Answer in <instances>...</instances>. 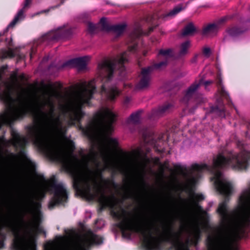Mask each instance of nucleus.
Returning <instances> with one entry per match:
<instances>
[{"mask_svg": "<svg viewBox=\"0 0 250 250\" xmlns=\"http://www.w3.org/2000/svg\"><path fill=\"white\" fill-rule=\"evenodd\" d=\"M28 111L29 109L25 106L17 108L10 106L0 114V122L3 124L9 125L12 121L22 119Z\"/></svg>", "mask_w": 250, "mask_h": 250, "instance_id": "9b49d317", "label": "nucleus"}, {"mask_svg": "<svg viewBox=\"0 0 250 250\" xmlns=\"http://www.w3.org/2000/svg\"><path fill=\"white\" fill-rule=\"evenodd\" d=\"M174 167L176 171H179L181 173H184L183 168L180 165H175Z\"/></svg>", "mask_w": 250, "mask_h": 250, "instance_id": "58836bf2", "label": "nucleus"}, {"mask_svg": "<svg viewBox=\"0 0 250 250\" xmlns=\"http://www.w3.org/2000/svg\"><path fill=\"white\" fill-rule=\"evenodd\" d=\"M147 52L146 51H144L143 55L144 56H146V55Z\"/></svg>", "mask_w": 250, "mask_h": 250, "instance_id": "3c124183", "label": "nucleus"}, {"mask_svg": "<svg viewBox=\"0 0 250 250\" xmlns=\"http://www.w3.org/2000/svg\"><path fill=\"white\" fill-rule=\"evenodd\" d=\"M92 152L94 154H95V153L94 151H93Z\"/></svg>", "mask_w": 250, "mask_h": 250, "instance_id": "13d9d810", "label": "nucleus"}, {"mask_svg": "<svg viewBox=\"0 0 250 250\" xmlns=\"http://www.w3.org/2000/svg\"><path fill=\"white\" fill-rule=\"evenodd\" d=\"M137 44L128 46V50L123 52L111 61H105L98 64V67L100 71H104L106 75L103 77L101 92L105 94L107 99L110 101H114L120 94L121 91L115 85L110 84L115 69H118L121 75L125 76V68L124 64L127 62L128 57L130 53H135L137 49Z\"/></svg>", "mask_w": 250, "mask_h": 250, "instance_id": "20e7f679", "label": "nucleus"}, {"mask_svg": "<svg viewBox=\"0 0 250 250\" xmlns=\"http://www.w3.org/2000/svg\"><path fill=\"white\" fill-rule=\"evenodd\" d=\"M89 89L84 87L80 93L78 97L71 104L61 105V109L64 114L68 115L69 120L68 124L70 126L77 125L79 129L83 134L90 137L92 133L98 127L104 125V129L107 131L112 129V125L116 121V115L108 109L104 111H99L95 113L93 119L83 127L82 121L85 113L83 110L84 105H89L90 100L96 91V87L94 84V80L89 82L87 85Z\"/></svg>", "mask_w": 250, "mask_h": 250, "instance_id": "7ed1b4c3", "label": "nucleus"}, {"mask_svg": "<svg viewBox=\"0 0 250 250\" xmlns=\"http://www.w3.org/2000/svg\"><path fill=\"white\" fill-rule=\"evenodd\" d=\"M65 0H61V2L59 4H58V5H56L53 6H51L48 9L44 10V12L45 13H47L51 10H54V9H55L56 8H58L64 2Z\"/></svg>", "mask_w": 250, "mask_h": 250, "instance_id": "c9c22d12", "label": "nucleus"}, {"mask_svg": "<svg viewBox=\"0 0 250 250\" xmlns=\"http://www.w3.org/2000/svg\"><path fill=\"white\" fill-rule=\"evenodd\" d=\"M10 97V89L7 83L2 80V77L0 74V99L6 101Z\"/></svg>", "mask_w": 250, "mask_h": 250, "instance_id": "6ab92c4d", "label": "nucleus"}, {"mask_svg": "<svg viewBox=\"0 0 250 250\" xmlns=\"http://www.w3.org/2000/svg\"><path fill=\"white\" fill-rule=\"evenodd\" d=\"M124 181L127 184L126 186H127V189L129 190V193L131 195H135L136 194H135V193L134 192H132V191L131 190V187H130V179L129 178L126 179H124Z\"/></svg>", "mask_w": 250, "mask_h": 250, "instance_id": "f704fd0d", "label": "nucleus"}, {"mask_svg": "<svg viewBox=\"0 0 250 250\" xmlns=\"http://www.w3.org/2000/svg\"><path fill=\"white\" fill-rule=\"evenodd\" d=\"M227 20L228 18L227 17H222L217 21V23L216 24H217L219 26V25L225 23L227 21Z\"/></svg>", "mask_w": 250, "mask_h": 250, "instance_id": "4c0bfd02", "label": "nucleus"}, {"mask_svg": "<svg viewBox=\"0 0 250 250\" xmlns=\"http://www.w3.org/2000/svg\"><path fill=\"white\" fill-rule=\"evenodd\" d=\"M130 98L128 97H126L125 99H124V104L125 105H127L129 102H130Z\"/></svg>", "mask_w": 250, "mask_h": 250, "instance_id": "79ce46f5", "label": "nucleus"}, {"mask_svg": "<svg viewBox=\"0 0 250 250\" xmlns=\"http://www.w3.org/2000/svg\"><path fill=\"white\" fill-rule=\"evenodd\" d=\"M10 229L14 234L12 247L13 250H28L27 246L24 244L23 237L19 232V229L17 227L15 222H8L6 227Z\"/></svg>", "mask_w": 250, "mask_h": 250, "instance_id": "ddd939ff", "label": "nucleus"}, {"mask_svg": "<svg viewBox=\"0 0 250 250\" xmlns=\"http://www.w3.org/2000/svg\"><path fill=\"white\" fill-rule=\"evenodd\" d=\"M14 77H17V74H14Z\"/></svg>", "mask_w": 250, "mask_h": 250, "instance_id": "4d7b16f0", "label": "nucleus"}, {"mask_svg": "<svg viewBox=\"0 0 250 250\" xmlns=\"http://www.w3.org/2000/svg\"><path fill=\"white\" fill-rule=\"evenodd\" d=\"M107 142L109 145L113 147H116L118 146V141L114 138L108 137L107 138Z\"/></svg>", "mask_w": 250, "mask_h": 250, "instance_id": "2f4dec72", "label": "nucleus"}, {"mask_svg": "<svg viewBox=\"0 0 250 250\" xmlns=\"http://www.w3.org/2000/svg\"><path fill=\"white\" fill-rule=\"evenodd\" d=\"M89 56H84L71 59L59 66L58 69L60 70L65 67L73 66L77 67L81 70L84 69L86 67L87 62L89 60Z\"/></svg>", "mask_w": 250, "mask_h": 250, "instance_id": "2eb2a0df", "label": "nucleus"}, {"mask_svg": "<svg viewBox=\"0 0 250 250\" xmlns=\"http://www.w3.org/2000/svg\"><path fill=\"white\" fill-rule=\"evenodd\" d=\"M151 67H144L141 69L139 75L140 80L136 85L137 90H144L147 88L151 82Z\"/></svg>", "mask_w": 250, "mask_h": 250, "instance_id": "4468645a", "label": "nucleus"}, {"mask_svg": "<svg viewBox=\"0 0 250 250\" xmlns=\"http://www.w3.org/2000/svg\"><path fill=\"white\" fill-rule=\"evenodd\" d=\"M168 62L167 60H164L158 63H154L153 65L148 66L151 67V72L155 69H160L162 67H166L167 64Z\"/></svg>", "mask_w": 250, "mask_h": 250, "instance_id": "c85d7f7f", "label": "nucleus"}, {"mask_svg": "<svg viewBox=\"0 0 250 250\" xmlns=\"http://www.w3.org/2000/svg\"><path fill=\"white\" fill-rule=\"evenodd\" d=\"M154 29V27H150L148 29V32L146 33L143 31L140 27L135 28L131 34V38L134 39L139 38L143 35H148Z\"/></svg>", "mask_w": 250, "mask_h": 250, "instance_id": "5701e85b", "label": "nucleus"}, {"mask_svg": "<svg viewBox=\"0 0 250 250\" xmlns=\"http://www.w3.org/2000/svg\"><path fill=\"white\" fill-rule=\"evenodd\" d=\"M43 94L48 97L39 103L34 117V125L26 127L34 145L47 157L53 160L60 157L61 149L50 137L49 131L53 125L60 123V117L56 116L55 105L51 98L57 97L58 92L54 85L50 83H41Z\"/></svg>", "mask_w": 250, "mask_h": 250, "instance_id": "f03ea898", "label": "nucleus"}, {"mask_svg": "<svg viewBox=\"0 0 250 250\" xmlns=\"http://www.w3.org/2000/svg\"><path fill=\"white\" fill-rule=\"evenodd\" d=\"M7 65H3V66L1 67L0 71H3L4 70L7 69Z\"/></svg>", "mask_w": 250, "mask_h": 250, "instance_id": "de8ad7c7", "label": "nucleus"}, {"mask_svg": "<svg viewBox=\"0 0 250 250\" xmlns=\"http://www.w3.org/2000/svg\"><path fill=\"white\" fill-rule=\"evenodd\" d=\"M59 239L62 240L63 239V237L62 236H59Z\"/></svg>", "mask_w": 250, "mask_h": 250, "instance_id": "603ef678", "label": "nucleus"}, {"mask_svg": "<svg viewBox=\"0 0 250 250\" xmlns=\"http://www.w3.org/2000/svg\"><path fill=\"white\" fill-rule=\"evenodd\" d=\"M158 57L159 59H161L163 57L164 60H168L172 57V50L170 49H160L159 51Z\"/></svg>", "mask_w": 250, "mask_h": 250, "instance_id": "bb28decb", "label": "nucleus"}, {"mask_svg": "<svg viewBox=\"0 0 250 250\" xmlns=\"http://www.w3.org/2000/svg\"><path fill=\"white\" fill-rule=\"evenodd\" d=\"M142 112V110H139L132 113L128 119V122L135 125L139 124L140 122V117Z\"/></svg>", "mask_w": 250, "mask_h": 250, "instance_id": "a878e982", "label": "nucleus"}, {"mask_svg": "<svg viewBox=\"0 0 250 250\" xmlns=\"http://www.w3.org/2000/svg\"><path fill=\"white\" fill-rule=\"evenodd\" d=\"M11 155L13 156H15L13 153H12Z\"/></svg>", "mask_w": 250, "mask_h": 250, "instance_id": "bf43d9fd", "label": "nucleus"}, {"mask_svg": "<svg viewBox=\"0 0 250 250\" xmlns=\"http://www.w3.org/2000/svg\"><path fill=\"white\" fill-rule=\"evenodd\" d=\"M218 28L219 27L216 23H209L203 28L202 34L203 36H206L211 33H216Z\"/></svg>", "mask_w": 250, "mask_h": 250, "instance_id": "b1692460", "label": "nucleus"}, {"mask_svg": "<svg viewBox=\"0 0 250 250\" xmlns=\"http://www.w3.org/2000/svg\"><path fill=\"white\" fill-rule=\"evenodd\" d=\"M201 230L199 228H197L195 230L194 234V239L195 241L196 244L198 243V240L200 238Z\"/></svg>", "mask_w": 250, "mask_h": 250, "instance_id": "72a5a7b5", "label": "nucleus"}, {"mask_svg": "<svg viewBox=\"0 0 250 250\" xmlns=\"http://www.w3.org/2000/svg\"><path fill=\"white\" fill-rule=\"evenodd\" d=\"M52 183L51 185L53 190V196L50 201L48 208L52 209L55 206L63 205L68 200V192L66 189L61 184H57L55 178L52 179Z\"/></svg>", "mask_w": 250, "mask_h": 250, "instance_id": "9d476101", "label": "nucleus"}, {"mask_svg": "<svg viewBox=\"0 0 250 250\" xmlns=\"http://www.w3.org/2000/svg\"><path fill=\"white\" fill-rule=\"evenodd\" d=\"M198 31L193 22H189L186 24L182 31V35L183 37L193 36Z\"/></svg>", "mask_w": 250, "mask_h": 250, "instance_id": "412c9836", "label": "nucleus"}, {"mask_svg": "<svg viewBox=\"0 0 250 250\" xmlns=\"http://www.w3.org/2000/svg\"><path fill=\"white\" fill-rule=\"evenodd\" d=\"M41 178H42L43 179H44V177L43 176H41Z\"/></svg>", "mask_w": 250, "mask_h": 250, "instance_id": "864d4df0", "label": "nucleus"}, {"mask_svg": "<svg viewBox=\"0 0 250 250\" xmlns=\"http://www.w3.org/2000/svg\"><path fill=\"white\" fill-rule=\"evenodd\" d=\"M3 242L2 241H0V246H3Z\"/></svg>", "mask_w": 250, "mask_h": 250, "instance_id": "8fccbe9b", "label": "nucleus"}, {"mask_svg": "<svg viewBox=\"0 0 250 250\" xmlns=\"http://www.w3.org/2000/svg\"><path fill=\"white\" fill-rule=\"evenodd\" d=\"M114 195H106V208L110 209L112 216L120 221L116 226L120 229L122 237L130 239L132 233L140 234L142 237V247L146 250H162L163 243H170L175 250H190L189 241L184 243L181 240L180 231H174L172 225H169L164 233L159 237L154 236L150 229H146L138 218L126 217L131 214L125 209L121 212L116 210ZM240 206L233 211V222L231 226L224 227L225 230L219 238L208 235L206 239L208 250H233L234 243L243 238L246 229L250 227V209Z\"/></svg>", "mask_w": 250, "mask_h": 250, "instance_id": "f257e3e1", "label": "nucleus"}, {"mask_svg": "<svg viewBox=\"0 0 250 250\" xmlns=\"http://www.w3.org/2000/svg\"><path fill=\"white\" fill-rule=\"evenodd\" d=\"M216 86L217 87V91L215 94L216 101L215 105L210 106L209 109L206 112V115L214 114L216 116L225 118L226 111L223 99L226 100L227 104L229 106L234 107L236 112H237V110L234 107L228 92L225 89L222 79L219 75L217 76Z\"/></svg>", "mask_w": 250, "mask_h": 250, "instance_id": "39448f33", "label": "nucleus"}, {"mask_svg": "<svg viewBox=\"0 0 250 250\" xmlns=\"http://www.w3.org/2000/svg\"><path fill=\"white\" fill-rule=\"evenodd\" d=\"M198 55L196 54L194 56V58H193V59L192 60V62H196L197 61V58H198Z\"/></svg>", "mask_w": 250, "mask_h": 250, "instance_id": "a18cd8bd", "label": "nucleus"}, {"mask_svg": "<svg viewBox=\"0 0 250 250\" xmlns=\"http://www.w3.org/2000/svg\"><path fill=\"white\" fill-rule=\"evenodd\" d=\"M213 83L212 80L204 82L202 79L195 81L188 88L182 102L187 104L188 107H191L193 110H195L198 105L205 102L203 95L197 92L200 86L204 84L206 87Z\"/></svg>", "mask_w": 250, "mask_h": 250, "instance_id": "6e6552de", "label": "nucleus"}, {"mask_svg": "<svg viewBox=\"0 0 250 250\" xmlns=\"http://www.w3.org/2000/svg\"><path fill=\"white\" fill-rule=\"evenodd\" d=\"M63 133L64 135L66 133V131H63Z\"/></svg>", "mask_w": 250, "mask_h": 250, "instance_id": "5fc2aeb1", "label": "nucleus"}, {"mask_svg": "<svg viewBox=\"0 0 250 250\" xmlns=\"http://www.w3.org/2000/svg\"><path fill=\"white\" fill-rule=\"evenodd\" d=\"M100 22L103 30L112 32L117 34L118 35L122 34L126 28V24H125L110 25L106 22V18L104 17L102 18Z\"/></svg>", "mask_w": 250, "mask_h": 250, "instance_id": "dca6fc26", "label": "nucleus"}, {"mask_svg": "<svg viewBox=\"0 0 250 250\" xmlns=\"http://www.w3.org/2000/svg\"><path fill=\"white\" fill-rule=\"evenodd\" d=\"M15 222L17 227L20 231V227L21 225L25 226V233L29 237V240L31 243H35L36 239L39 234H43L45 236L46 232L39 224H32L26 223L22 216H13L8 219L4 220L2 214L0 210V230L3 226L6 227L8 222Z\"/></svg>", "mask_w": 250, "mask_h": 250, "instance_id": "423d86ee", "label": "nucleus"}, {"mask_svg": "<svg viewBox=\"0 0 250 250\" xmlns=\"http://www.w3.org/2000/svg\"><path fill=\"white\" fill-rule=\"evenodd\" d=\"M191 0L187 1L185 4L181 3L175 6L172 10L163 15V18L166 19L169 17H174L182 10L185 9Z\"/></svg>", "mask_w": 250, "mask_h": 250, "instance_id": "aec40b11", "label": "nucleus"}, {"mask_svg": "<svg viewBox=\"0 0 250 250\" xmlns=\"http://www.w3.org/2000/svg\"><path fill=\"white\" fill-rule=\"evenodd\" d=\"M190 45V42L189 41H187L183 42L180 45V48L179 51V55L180 56H183L186 55L188 48Z\"/></svg>", "mask_w": 250, "mask_h": 250, "instance_id": "cd10ccee", "label": "nucleus"}, {"mask_svg": "<svg viewBox=\"0 0 250 250\" xmlns=\"http://www.w3.org/2000/svg\"><path fill=\"white\" fill-rule=\"evenodd\" d=\"M172 106V105L171 104L166 103L157 109H153L149 115V118L152 119H155L162 116L164 114L168 112Z\"/></svg>", "mask_w": 250, "mask_h": 250, "instance_id": "a211bd4d", "label": "nucleus"}, {"mask_svg": "<svg viewBox=\"0 0 250 250\" xmlns=\"http://www.w3.org/2000/svg\"><path fill=\"white\" fill-rule=\"evenodd\" d=\"M141 183L142 188H143V189L144 190H145L146 188H147L148 187V185L146 183V182L145 181V180H144V179L143 178H141Z\"/></svg>", "mask_w": 250, "mask_h": 250, "instance_id": "ea45409f", "label": "nucleus"}, {"mask_svg": "<svg viewBox=\"0 0 250 250\" xmlns=\"http://www.w3.org/2000/svg\"><path fill=\"white\" fill-rule=\"evenodd\" d=\"M38 195L41 196L42 198H44L45 195V193L44 191H42V190L38 192Z\"/></svg>", "mask_w": 250, "mask_h": 250, "instance_id": "c03bdc74", "label": "nucleus"}, {"mask_svg": "<svg viewBox=\"0 0 250 250\" xmlns=\"http://www.w3.org/2000/svg\"><path fill=\"white\" fill-rule=\"evenodd\" d=\"M96 28L97 27L96 25L93 24L92 22H88L87 30L90 33L93 34L96 31Z\"/></svg>", "mask_w": 250, "mask_h": 250, "instance_id": "473e14b6", "label": "nucleus"}, {"mask_svg": "<svg viewBox=\"0 0 250 250\" xmlns=\"http://www.w3.org/2000/svg\"><path fill=\"white\" fill-rule=\"evenodd\" d=\"M36 52V48H35L34 47H32L31 48V51H30V58L31 59H32L33 56V55L34 54H35Z\"/></svg>", "mask_w": 250, "mask_h": 250, "instance_id": "a19ab883", "label": "nucleus"}, {"mask_svg": "<svg viewBox=\"0 0 250 250\" xmlns=\"http://www.w3.org/2000/svg\"><path fill=\"white\" fill-rule=\"evenodd\" d=\"M203 53L206 57H208L211 54V50L209 47H205L203 49Z\"/></svg>", "mask_w": 250, "mask_h": 250, "instance_id": "e433bc0d", "label": "nucleus"}, {"mask_svg": "<svg viewBox=\"0 0 250 250\" xmlns=\"http://www.w3.org/2000/svg\"><path fill=\"white\" fill-rule=\"evenodd\" d=\"M62 85L61 83H59V85H58V87H59V88H61L62 87Z\"/></svg>", "mask_w": 250, "mask_h": 250, "instance_id": "09e8293b", "label": "nucleus"}, {"mask_svg": "<svg viewBox=\"0 0 250 250\" xmlns=\"http://www.w3.org/2000/svg\"><path fill=\"white\" fill-rule=\"evenodd\" d=\"M42 207L40 202L36 201L33 197L29 199L28 209L31 212L37 211L40 210Z\"/></svg>", "mask_w": 250, "mask_h": 250, "instance_id": "393cba45", "label": "nucleus"}, {"mask_svg": "<svg viewBox=\"0 0 250 250\" xmlns=\"http://www.w3.org/2000/svg\"><path fill=\"white\" fill-rule=\"evenodd\" d=\"M189 196L194 207L204 215H207V212L204 211L202 207L199 204V202L205 199L204 196L202 194L196 193L192 188L189 189Z\"/></svg>", "mask_w": 250, "mask_h": 250, "instance_id": "f3484780", "label": "nucleus"}, {"mask_svg": "<svg viewBox=\"0 0 250 250\" xmlns=\"http://www.w3.org/2000/svg\"><path fill=\"white\" fill-rule=\"evenodd\" d=\"M11 135L13 138L14 146L20 148L19 155L22 158L24 163L31 172H35L36 169V165L32 161L26 154L25 146L28 143L27 138L23 136H21L19 133L12 131Z\"/></svg>", "mask_w": 250, "mask_h": 250, "instance_id": "1a4fd4ad", "label": "nucleus"}, {"mask_svg": "<svg viewBox=\"0 0 250 250\" xmlns=\"http://www.w3.org/2000/svg\"><path fill=\"white\" fill-rule=\"evenodd\" d=\"M80 154L81 155H83V156L84 159H87L90 156L89 155H86L83 154V149H82L80 151Z\"/></svg>", "mask_w": 250, "mask_h": 250, "instance_id": "37998d69", "label": "nucleus"}, {"mask_svg": "<svg viewBox=\"0 0 250 250\" xmlns=\"http://www.w3.org/2000/svg\"><path fill=\"white\" fill-rule=\"evenodd\" d=\"M32 0H24L23 6L22 9H20L16 15L15 16L12 21L9 24L7 28L3 31L2 33H0V42L4 39L3 36L7 32L8 29L13 28L21 20L24 18V13L25 10L28 8L31 3ZM5 45L8 48V50L2 49L0 53V56L2 59L7 58H13L16 56L15 53L10 48L13 46L12 39L10 38L9 40L8 38H4Z\"/></svg>", "mask_w": 250, "mask_h": 250, "instance_id": "0eeeda50", "label": "nucleus"}, {"mask_svg": "<svg viewBox=\"0 0 250 250\" xmlns=\"http://www.w3.org/2000/svg\"><path fill=\"white\" fill-rule=\"evenodd\" d=\"M18 60H21L23 59L24 56L21 55H18Z\"/></svg>", "mask_w": 250, "mask_h": 250, "instance_id": "49530a36", "label": "nucleus"}, {"mask_svg": "<svg viewBox=\"0 0 250 250\" xmlns=\"http://www.w3.org/2000/svg\"><path fill=\"white\" fill-rule=\"evenodd\" d=\"M72 35V29L63 25L53 30L42 37V41L53 42L60 39L68 38Z\"/></svg>", "mask_w": 250, "mask_h": 250, "instance_id": "f8f14e48", "label": "nucleus"}, {"mask_svg": "<svg viewBox=\"0 0 250 250\" xmlns=\"http://www.w3.org/2000/svg\"><path fill=\"white\" fill-rule=\"evenodd\" d=\"M74 158H75V159L76 160L78 161V159L76 158V157H74Z\"/></svg>", "mask_w": 250, "mask_h": 250, "instance_id": "6e6d98bb", "label": "nucleus"}, {"mask_svg": "<svg viewBox=\"0 0 250 250\" xmlns=\"http://www.w3.org/2000/svg\"><path fill=\"white\" fill-rule=\"evenodd\" d=\"M246 29L244 28L239 26H232L227 29L228 34L232 37L239 36L244 33Z\"/></svg>", "mask_w": 250, "mask_h": 250, "instance_id": "4be33fe9", "label": "nucleus"}, {"mask_svg": "<svg viewBox=\"0 0 250 250\" xmlns=\"http://www.w3.org/2000/svg\"><path fill=\"white\" fill-rule=\"evenodd\" d=\"M166 169L169 171L172 170V169L169 168L168 162L167 161H165L163 164L160 163L159 170L162 175L164 174Z\"/></svg>", "mask_w": 250, "mask_h": 250, "instance_id": "c756f323", "label": "nucleus"}, {"mask_svg": "<svg viewBox=\"0 0 250 250\" xmlns=\"http://www.w3.org/2000/svg\"><path fill=\"white\" fill-rule=\"evenodd\" d=\"M67 147L70 154L73 155L76 149L75 143L73 141L69 140L67 142Z\"/></svg>", "mask_w": 250, "mask_h": 250, "instance_id": "7c9ffc66", "label": "nucleus"}]
</instances>
